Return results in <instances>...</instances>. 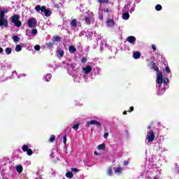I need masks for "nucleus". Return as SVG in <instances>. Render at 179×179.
Returning <instances> with one entry per match:
<instances>
[{"instance_id":"nucleus-48","label":"nucleus","mask_w":179,"mask_h":179,"mask_svg":"<svg viewBox=\"0 0 179 179\" xmlns=\"http://www.w3.org/2000/svg\"><path fill=\"white\" fill-rule=\"evenodd\" d=\"M103 12H106V13H108V9L107 8H103Z\"/></svg>"},{"instance_id":"nucleus-14","label":"nucleus","mask_w":179,"mask_h":179,"mask_svg":"<svg viewBox=\"0 0 179 179\" xmlns=\"http://www.w3.org/2000/svg\"><path fill=\"white\" fill-rule=\"evenodd\" d=\"M71 27H76V24H78V20L76 18H73L71 22Z\"/></svg>"},{"instance_id":"nucleus-9","label":"nucleus","mask_w":179,"mask_h":179,"mask_svg":"<svg viewBox=\"0 0 179 179\" xmlns=\"http://www.w3.org/2000/svg\"><path fill=\"white\" fill-rule=\"evenodd\" d=\"M83 71H84V73H85L86 75L90 73L92 71V66L87 65L86 67H84L83 69Z\"/></svg>"},{"instance_id":"nucleus-33","label":"nucleus","mask_w":179,"mask_h":179,"mask_svg":"<svg viewBox=\"0 0 179 179\" xmlns=\"http://www.w3.org/2000/svg\"><path fill=\"white\" fill-rule=\"evenodd\" d=\"M98 2H99V3H108L110 1L108 0H99Z\"/></svg>"},{"instance_id":"nucleus-30","label":"nucleus","mask_w":179,"mask_h":179,"mask_svg":"<svg viewBox=\"0 0 179 179\" xmlns=\"http://www.w3.org/2000/svg\"><path fill=\"white\" fill-rule=\"evenodd\" d=\"M46 82H50L51 80V74H47L45 77Z\"/></svg>"},{"instance_id":"nucleus-29","label":"nucleus","mask_w":179,"mask_h":179,"mask_svg":"<svg viewBox=\"0 0 179 179\" xmlns=\"http://www.w3.org/2000/svg\"><path fill=\"white\" fill-rule=\"evenodd\" d=\"M155 9H156V10L159 11V10H162V9H163V7L162 6V5L157 4L155 6Z\"/></svg>"},{"instance_id":"nucleus-44","label":"nucleus","mask_w":179,"mask_h":179,"mask_svg":"<svg viewBox=\"0 0 179 179\" xmlns=\"http://www.w3.org/2000/svg\"><path fill=\"white\" fill-rule=\"evenodd\" d=\"M127 164H129V161H124L123 162V166H127Z\"/></svg>"},{"instance_id":"nucleus-8","label":"nucleus","mask_w":179,"mask_h":179,"mask_svg":"<svg viewBox=\"0 0 179 179\" xmlns=\"http://www.w3.org/2000/svg\"><path fill=\"white\" fill-rule=\"evenodd\" d=\"M126 41H128L130 44H135V43H136V38H135V36H130L127 38Z\"/></svg>"},{"instance_id":"nucleus-39","label":"nucleus","mask_w":179,"mask_h":179,"mask_svg":"<svg viewBox=\"0 0 179 179\" xmlns=\"http://www.w3.org/2000/svg\"><path fill=\"white\" fill-rule=\"evenodd\" d=\"M63 143H64V145H66V134H64V136H63Z\"/></svg>"},{"instance_id":"nucleus-37","label":"nucleus","mask_w":179,"mask_h":179,"mask_svg":"<svg viewBox=\"0 0 179 179\" xmlns=\"http://www.w3.org/2000/svg\"><path fill=\"white\" fill-rule=\"evenodd\" d=\"M41 6L38 5L35 7V10H36V12H38V10H41Z\"/></svg>"},{"instance_id":"nucleus-52","label":"nucleus","mask_w":179,"mask_h":179,"mask_svg":"<svg viewBox=\"0 0 179 179\" xmlns=\"http://www.w3.org/2000/svg\"><path fill=\"white\" fill-rule=\"evenodd\" d=\"M151 126H148V129H150Z\"/></svg>"},{"instance_id":"nucleus-24","label":"nucleus","mask_w":179,"mask_h":179,"mask_svg":"<svg viewBox=\"0 0 179 179\" xmlns=\"http://www.w3.org/2000/svg\"><path fill=\"white\" fill-rule=\"evenodd\" d=\"M13 40L14 43H17V41H19V40H20V38H19V36L15 35L13 36Z\"/></svg>"},{"instance_id":"nucleus-20","label":"nucleus","mask_w":179,"mask_h":179,"mask_svg":"<svg viewBox=\"0 0 179 179\" xmlns=\"http://www.w3.org/2000/svg\"><path fill=\"white\" fill-rule=\"evenodd\" d=\"M16 170L17 171V173H22L23 171V166H22V165H17L16 166Z\"/></svg>"},{"instance_id":"nucleus-15","label":"nucleus","mask_w":179,"mask_h":179,"mask_svg":"<svg viewBox=\"0 0 179 179\" xmlns=\"http://www.w3.org/2000/svg\"><path fill=\"white\" fill-rule=\"evenodd\" d=\"M98 150H106V144L102 143L97 146Z\"/></svg>"},{"instance_id":"nucleus-38","label":"nucleus","mask_w":179,"mask_h":179,"mask_svg":"<svg viewBox=\"0 0 179 179\" xmlns=\"http://www.w3.org/2000/svg\"><path fill=\"white\" fill-rule=\"evenodd\" d=\"M81 62H83V64H85V62H87V58L86 57H83L81 59Z\"/></svg>"},{"instance_id":"nucleus-49","label":"nucleus","mask_w":179,"mask_h":179,"mask_svg":"<svg viewBox=\"0 0 179 179\" xmlns=\"http://www.w3.org/2000/svg\"><path fill=\"white\" fill-rule=\"evenodd\" d=\"M3 52V48H2L1 47H0V54Z\"/></svg>"},{"instance_id":"nucleus-7","label":"nucleus","mask_w":179,"mask_h":179,"mask_svg":"<svg viewBox=\"0 0 179 179\" xmlns=\"http://www.w3.org/2000/svg\"><path fill=\"white\" fill-rule=\"evenodd\" d=\"M157 76V83L162 85L163 83V72L159 71Z\"/></svg>"},{"instance_id":"nucleus-23","label":"nucleus","mask_w":179,"mask_h":179,"mask_svg":"<svg viewBox=\"0 0 179 179\" xmlns=\"http://www.w3.org/2000/svg\"><path fill=\"white\" fill-rule=\"evenodd\" d=\"M108 176H113V167L112 166H110L108 169Z\"/></svg>"},{"instance_id":"nucleus-32","label":"nucleus","mask_w":179,"mask_h":179,"mask_svg":"<svg viewBox=\"0 0 179 179\" xmlns=\"http://www.w3.org/2000/svg\"><path fill=\"white\" fill-rule=\"evenodd\" d=\"M46 45H47L48 48H52L54 44H52V43H51V42H49V43H46Z\"/></svg>"},{"instance_id":"nucleus-45","label":"nucleus","mask_w":179,"mask_h":179,"mask_svg":"<svg viewBox=\"0 0 179 179\" xmlns=\"http://www.w3.org/2000/svg\"><path fill=\"white\" fill-rule=\"evenodd\" d=\"M99 20H103V14L101 13H99Z\"/></svg>"},{"instance_id":"nucleus-41","label":"nucleus","mask_w":179,"mask_h":179,"mask_svg":"<svg viewBox=\"0 0 179 179\" xmlns=\"http://www.w3.org/2000/svg\"><path fill=\"white\" fill-rule=\"evenodd\" d=\"M31 34H37L38 31H37V29H33L31 30Z\"/></svg>"},{"instance_id":"nucleus-10","label":"nucleus","mask_w":179,"mask_h":179,"mask_svg":"<svg viewBox=\"0 0 179 179\" xmlns=\"http://www.w3.org/2000/svg\"><path fill=\"white\" fill-rule=\"evenodd\" d=\"M150 64L152 66V69H153L154 71H155L157 73L160 72V71H159V67L157 66H156V63L154 61H152L150 62Z\"/></svg>"},{"instance_id":"nucleus-22","label":"nucleus","mask_w":179,"mask_h":179,"mask_svg":"<svg viewBox=\"0 0 179 179\" xmlns=\"http://www.w3.org/2000/svg\"><path fill=\"white\" fill-rule=\"evenodd\" d=\"M66 177H67V178H73V173L72 172H67Z\"/></svg>"},{"instance_id":"nucleus-35","label":"nucleus","mask_w":179,"mask_h":179,"mask_svg":"<svg viewBox=\"0 0 179 179\" xmlns=\"http://www.w3.org/2000/svg\"><path fill=\"white\" fill-rule=\"evenodd\" d=\"M162 83H164L165 85H167V83H169V78L166 77L164 78Z\"/></svg>"},{"instance_id":"nucleus-50","label":"nucleus","mask_w":179,"mask_h":179,"mask_svg":"<svg viewBox=\"0 0 179 179\" xmlns=\"http://www.w3.org/2000/svg\"><path fill=\"white\" fill-rule=\"evenodd\" d=\"M123 115H127V110H124V111L123 112Z\"/></svg>"},{"instance_id":"nucleus-13","label":"nucleus","mask_w":179,"mask_h":179,"mask_svg":"<svg viewBox=\"0 0 179 179\" xmlns=\"http://www.w3.org/2000/svg\"><path fill=\"white\" fill-rule=\"evenodd\" d=\"M133 57L134 58V59H139V58H141V52H135L133 54Z\"/></svg>"},{"instance_id":"nucleus-21","label":"nucleus","mask_w":179,"mask_h":179,"mask_svg":"<svg viewBox=\"0 0 179 179\" xmlns=\"http://www.w3.org/2000/svg\"><path fill=\"white\" fill-rule=\"evenodd\" d=\"M44 13H45V16L46 17H48L49 16H51V14H52V13H51V10H45V11L44 12Z\"/></svg>"},{"instance_id":"nucleus-5","label":"nucleus","mask_w":179,"mask_h":179,"mask_svg":"<svg viewBox=\"0 0 179 179\" xmlns=\"http://www.w3.org/2000/svg\"><path fill=\"white\" fill-rule=\"evenodd\" d=\"M90 125H97L98 127H101V123H100V122H99L97 120H90V122H87L86 123L85 127L89 128V127H90Z\"/></svg>"},{"instance_id":"nucleus-25","label":"nucleus","mask_w":179,"mask_h":179,"mask_svg":"<svg viewBox=\"0 0 179 179\" xmlns=\"http://www.w3.org/2000/svg\"><path fill=\"white\" fill-rule=\"evenodd\" d=\"M55 141V135H51L48 142H50V143H52V142H54Z\"/></svg>"},{"instance_id":"nucleus-47","label":"nucleus","mask_w":179,"mask_h":179,"mask_svg":"<svg viewBox=\"0 0 179 179\" xmlns=\"http://www.w3.org/2000/svg\"><path fill=\"white\" fill-rule=\"evenodd\" d=\"M134 111V106L130 107L129 110H128L129 113H132Z\"/></svg>"},{"instance_id":"nucleus-19","label":"nucleus","mask_w":179,"mask_h":179,"mask_svg":"<svg viewBox=\"0 0 179 179\" xmlns=\"http://www.w3.org/2000/svg\"><path fill=\"white\" fill-rule=\"evenodd\" d=\"M122 19H124V20H128V19H129V13H123Z\"/></svg>"},{"instance_id":"nucleus-18","label":"nucleus","mask_w":179,"mask_h":179,"mask_svg":"<svg viewBox=\"0 0 179 179\" xmlns=\"http://www.w3.org/2000/svg\"><path fill=\"white\" fill-rule=\"evenodd\" d=\"M107 24L109 26V27H111L115 24V22H114V20H108Z\"/></svg>"},{"instance_id":"nucleus-1","label":"nucleus","mask_w":179,"mask_h":179,"mask_svg":"<svg viewBox=\"0 0 179 179\" xmlns=\"http://www.w3.org/2000/svg\"><path fill=\"white\" fill-rule=\"evenodd\" d=\"M20 20V17L17 14H15L11 17V22L14 24L15 27H20L22 26V21Z\"/></svg>"},{"instance_id":"nucleus-6","label":"nucleus","mask_w":179,"mask_h":179,"mask_svg":"<svg viewBox=\"0 0 179 179\" xmlns=\"http://www.w3.org/2000/svg\"><path fill=\"white\" fill-rule=\"evenodd\" d=\"M22 150H23V152H27V154L28 155V156H31V155H33V150L29 148V145H24L22 147Z\"/></svg>"},{"instance_id":"nucleus-36","label":"nucleus","mask_w":179,"mask_h":179,"mask_svg":"<svg viewBox=\"0 0 179 179\" xmlns=\"http://www.w3.org/2000/svg\"><path fill=\"white\" fill-rule=\"evenodd\" d=\"M166 72L169 74L171 72V71L170 70V67H169V66H166L165 68Z\"/></svg>"},{"instance_id":"nucleus-26","label":"nucleus","mask_w":179,"mask_h":179,"mask_svg":"<svg viewBox=\"0 0 179 179\" xmlns=\"http://www.w3.org/2000/svg\"><path fill=\"white\" fill-rule=\"evenodd\" d=\"M6 52L7 55H9L10 54H12V48H6Z\"/></svg>"},{"instance_id":"nucleus-43","label":"nucleus","mask_w":179,"mask_h":179,"mask_svg":"<svg viewBox=\"0 0 179 179\" xmlns=\"http://www.w3.org/2000/svg\"><path fill=\"white\" fill-rule=\"evenodd\" d=\"M103 138L105 139H107V138H108V132L104 133L103 134Z\"/></svg>"},{"instance_id":"nucleus-53","label":"nucleus","mask_w":179,"mask_h":179,"mask_svg":"<svg viewBox=\"0 0 179 179\" xmlns=\"http://www.w3.org/2000/svg\"><path fill=\"white\" fill-rule=\"evenodd\" d=\"M154 179H157V178H154Z\"/></svg>"},{"instance_id":"nucleus-17","label":"nucleus","mask_w":179,"mask_h":179,"mask_svg":"<svg viewBox=\"0 0 179 179\" xmlns=\"http://www.w3.org/2000/svg\"><path fill=\"white\" fill-rule=\"evenodd\" d=\"M69 50L70 52L73 54V53L76 52V48H75V46H73V45H71L69 47Z\"/></svg>"},{"instance_id":"nucleus-40","label":"nucleus","mask_w":179,"mask_h":179,"mask_svg":"<svg viewBox=\"0 0 179 179\" xmlns=\"http://www.w3.org/2000/svg\"><path fill=\"white\" fill-rule=\"evenodd\" d=\"M71 171H73L74 173H79V169H76V168H72Z\"/></svg>"},{"instance_id":"nucleus-31","label":"nucleus","mask_w":179,"mask_h":179,"mask_svg":"<svg viewBox=\"0 0 179 179\" xmlns=\"http://www.w3.org/2000/svg\"><path fill=\"white\" fill-rule=\"evenodd\" d=\"M54 41L59 42L61 41V37L59 36H57L54 38Z\"/></svg>"},{"instance_id":"nucleus-51","label":"nucleus","mask_w":179,"mask_h":179,"mask_svg":"<svg viewBox=\"0 0 179 179\" xmlns=\"http://www.w3.org/2000/svg\"><path fill=\"white\" fill-rule=\"evenodd\" d=\"M94 154L96 155H99V152H97L95 151V152H94Z\"/></svg>"},{"instance_id":"nucleus-28","label":"nucleus","mask_w":179,"mask_h":179,"mask_svg":"<svg viewBox=\"0 0 179 179\" xmlns=\"http://www.w3.org/2000/svg\"><path fill=\"white\" fill-rule=\"evenodd\" d=\"M22 50V45H17L16 47H15V51L16 52H20V50Z\"/></svg>"},{"instance_id":"nucleus-11","label":"nucleus","mask_w":179,"mask_h":179,"mask_svg":"<svg viewBox=\"0 0 179 179\" xmlns=\"http://www.w3.org/2000/svg\"><path fill=\"white\" fill-rule=\"evenodd\" d=\"M57 57L62 58L64 57L65 52L62 49H57Z\"/></svg>"},{"instance_id":"nucleus-2","label":"nucleus","mask_w":179,"mask_h":179,"mask_svg":"<svg viewBox=\"0 0 179 179\" xmlns=\"http://www.w3.org/2000/svg\"><path fill=\"white\" fill-rule=\"evenodd\" d=\"M0 27H9L8 20L5 19L2 13L0 14Z\"/></svg>"},{"instance_id":"nucleus-27","label":"nucleus","mask_w":179,"mask_h":179,"mask_svg":"<svg viewBox=\"0 0 179 179\" xmlns=\"http://www.w3.org/2000/svg\"><path fill=\"white\" fill-rule=\"evenodd\" d=\"M80 125V124L77 123L76 124H74L73 126V129H74V131H78L79 129V126Z\"/></svg>"},{"instance_id":"nucleus-34","label":"nucleus","mask_w":179,"mask_h":179,"mask_svg":"<svg viewBox=\"0 0 179 179\" xmlns=\"http://www.w3.org/2000/svg\"><path fill=\"white\" fill-rule=\"evenodd\" d=\"M41 49V47L39 45H36L34 46V50H35L36 51H40Z\"/></svg>"},{"instance_id":"nucleus-42","label":"nucleus","mask_w":179,"mask_h":179,"mask_svg":"<svg viewBox=\"0 0 179 179\" xmlns=\"http://www.w3.org/2000/svg\"><path fill=\"white\" fill-rule=\"evenodd\" d=\"M46 10H47V8H45V6H43L41 7V12H45Z\"/></svg>"},{"instance_id":"nucleus-4","label":"nucleus","mask_w":179,"mask_h":179,"mask_svg":"<svg viewBox=\"0 0 179 179\" xmlns=\"http://www.w3.org/2000/svg\"><path fill=\"white\" fill-rule=\"evenodd\" d=\"M155 131L153 130H150L146 136V138L148 141V142H153L155 141Z\"/></svg>"},{"instance_id":"nucleus-3","label":"nucleus","mask_w":179,"mask_h":179,"mask_svg":"<svg viewBox=\"0 0 179 179\" xmlns=\"http://www.w3.org/2000/svg\"><path fill=\"white\" fill-rule=\"evenodd\" d=\"M27 24L31 29H34L35 27H37V20H36L35 17H31L28 20Z\"/></svg>"},{"instance_id":"nucleus-46","label":"nucleus","mask_w":179,"mask_h":179,"mask_svg":"<svg viewBox=\"0 0 179 179\" xmlns=\"http://www.w3.org/2000/svg\"><path fill=\"white\" fill-rule=\"evenodd\" d=\"M152 48L154 52H155L156 51V50H157L156 45H152Z\"/></svg>"},{"instance_id":"nucleus-12","label":"nucleus","mask_w":179,"mask_h":179,"mask_svg":"<svg viewBox=\"0 0 179 179\" xmlns=\"http://www.w3.org/2000/svg\"><path fill=\"white\" fill-rule=\"evenodd\" d=\"M91 19H92V17H90V16L84 17V20H85V22L87 24H92V20Z\"/></svg>"},{"instance_id":"nucleus-16","label":"nucleus","mask_w":179,"mask_h":179,"mask_svg":"<svg viewBox=\"0 0 179 179\" xmlns=\"http://www.w3.org/2000/svg\"><path fill=\"white\" fill-rule=\"evenodd\" d=\"M124 170V169L121 166L117 167L115 170V173L116 174H121V173H122V171Z\"/></svg>"}]
</instances>
